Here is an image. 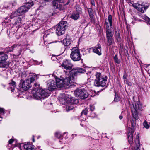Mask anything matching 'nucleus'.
Wrapping results in <instances>:
<instances>
[{
	"instance_id": "nucleus-1",
	"label": "nucleus",
	"mask_w": 150,
	"mask_h": 150,
	"mask_svg": "<svg viewBox=\"0 0 150 150\" xmlns=\"http://www.w3.org/2000/svg\"><path fill=\"white\" fill-rule=\"evenodd\" d=\"M86 72V70L83 68L73 69L68 74L66 75L64 79H62L65 87L72 83L74 82V81L76 80L78 74L84 73Z\"/></svg>"
},
{
	"instance_id": "nucleus-2",
	"label": "nucleus",
	"mask_w": 150,
	"mask_h": 150,
	"mask_svg": "<svg viewBox=\"0 0 150 150\" xmlns=\"http://www.w3.org/2000/svg\"><path fill=\"white\" fill-rule=\"evenodd\" d=\"M33 5V3H27L24 5L19 8L18 10L13 13L10 16L11 18H12L17 16H20L24 14Z\"/></svg>"
},
{
	"instance_id": "nucleus-3",
	"label": "nucleus",
	"mask_w": 150,
	"mask_h": 150,
	"mask_svg": "<svg viewBox=\"0 0 150 150\" xmlns=\"http://www.w3.org/2000/svg\"><path fill=\"white\" fill-rule=\"evenodd\" d=\"M33 97L36 99L42 100L47 98L49 96L47 90L43 89L42 88L38 89L36 91H33Z\"/></svg>"
},
{
	"instance_id": "nucleus-4",
	"label": "nucleus",
	"mask_w": 150,
	"mask_h": 150,
	"mask_svg": "<svg viewBox=\"0 0 150 150\" xmlns=\"http://www.w3.org/2000/svg\"><path fill=\"white\" fill-rule=\"evenodd\" d=\"M96 79L94 81V85L96 86L104 87L106 86L107 76L103 77L100 73L96 72L95 74Z\"/></svg>"
},
{
	"instance_id": "nucleus-5",
	"label": "nucleus",
	"mask_w": 150,
	"mask_h": 150,
	"mask_svg": "<svg viewBox=\"0 0 150 150\" xmlns=\"http://www.w3.org/2000/svg\"><path fill=\"white\" fill-rule=\"evenodd\" d=\"M132 115L135 119L139 118L138 113L142 108V104L140 102L137 101L131 105Z\"/></svg>"
},
{
	"instance_id": "nucleus-6",
	"label": "nucleus",
	"mask_w": 150,
	"mask_h": 150,
	"mask_svg": "<svg viewBox=\"0 0 150 150\" xmlns=\"http://www.w3.org/2000/svg\"><path fill=\"white\" fill-rule=\"evenodd\" d=\"M68 27L67 22L65 21H62L55 28L56 33L58 35H61L64 33Z\"/></svg>"
},
{
	"instance_id": "nucleus-7",
	"label": "nucleus",
	"mask_w": 150,
	"mask_h": 150,
	"mask_svg": "<svg viewBox=\"0 0 150 150\" xmlns=\"http://www.w3.org/2000/svg\"><path fill=\"white\" fill-rule=\"evenodd\" d=\"M70 56L71 59L74 61H78L81 59L80 51L77 47H74L72 49Z\"/></svg>"
},
{
	"instance_id": "nucleus-8",
	"label": "nucleus",
	"mask_w": 150,
	"mask_h": 150,
	"mask_svg": "<svg viewBox=\"0 0 150 150\" xmlns=\"http://www.w3.org/2000/svg\"><path fill=\"white\" fill-rule=\"evenodd\" d=\"M74 93L76 96L79 97L81 99H85L88 96L87 91L83 88L79 89L76 90Z\"/></svg>"
},
{
	"instance_id": "nucleus-9",
	"label": "nucleus",
	"mask_w": 150,
	"mask_h": 150,
	"mask_svg": "<svg viewBox=\"0 0 150 150\" xmlns=\"http://www.w3.org/2000/svg\"><path fill=\"white\" fill-rule=\"evenodd\" d=\"M19 86L21 90L26 91L29 89L31 85L26 80L24 81L21 79L20 81Z\"/></svg>"
},
{
	"instance_id": "nucleus-10",
	"label": "nucleus",
	"mask_w": 150,
	"mask_h": 150,
	"mask_svg": "<svg viewBox=\"0 0 150 150\" xmlns=\"http://www.w3.org/2000/svg\"><path fill=\"white\" fill-rule=\"evenodd\" d=\"M0 67H4L5 64L3 63L7 59L8 55L2 52H0Z\"/></svg>"
},
{
	"instance_id": "nucleus-11",
	"label": "nucleus",
	"mask_w": 150,
	"mask_h": 150,
	"mask_svg": "<svg viewBox=\"0 0 150 150\" xmlns=\"http://www.w3.org/2000/svg\"><path fill=\"white\" fill-rule=\"evenodd\" d=\"M62 66L66 70H70L72 69L73 65L70 60H66L63 61Z\"/></svg>"
},
{
	"instance_id": "nucleus-12",
	"label": "nucleus",
	"mask_w": 150,
	"mask_h": 150,
	"mask_svg": "<svg viewBox=\"0 0 150 150\" xmlns=\"http://www.w3.org/2000/svg\"><path fill=\"white\" fill-rule=\"evenodd\" d=\"M134 127L131 128L128 127V141L129 143H131L133 142V133L134 132Z\"/></svg>"
},
{
	"instance_id": "nucleus-13",
	"label": "nucleus",
	"mask_w": 150,
	"mask_h": 150,
	"mask_svg": "<svg viewBox=\"0 0 150 150\" xmlns=\"http://www.w3.org/2000/svg\"><path fill=\"white\" fill-rule=\"evenodd\" d=\"M93 51L98 55L101 54V46L99 44H98L92 48Z\"/></svg>"
},
{
	"instance_id": "nucleus-14",
	"label": "nucleus",
	"mask_w": 150,
	"mask_h": 150,
	"mask_svg": "<svg viewBox=\"0 0 150 150\" xmlns=\"http://www.w3.org/2000/svg\"><path fill=\"white\" fill-rule=\"evenodd\" d=\"M47 85L48 90L50 91H52L57 88L55 82L54 80H50Z\"/></svg>"
},
{
	"instance_id": "nucleus-15",
	"label": "nucleus",
	"mask_w": 150,
	"mask_h": 150,
	"mask_svg": "<svg viewBox=\"0 0 150 150\" xmlns=\"http://www.w3.org/2000/svg\"><path fill=\"white\" fill-rule=\"evenodd\" d=\"M112 16L111 15H109L108 16V19H106L105 23L106 26V29H110V28L111 27L112 25Z\"/></svg>"
},
{
	"instance_id": "nucleus-16",
	"label": "nucleus",
	"mask_w": 150,
	"mask_h": 150,
	"mask_svg": "<svg viewBox=\"0 0 150 150\" xmlns=\"http://www.w3.org/2000/svg\"><path fill=\"white\" fill-rule=\"evenodd\" d=\"M55 82L57 87L60 88L62 87H65L64 81L62 79H57Z\"/></svg>"
},
{
	"instance_id": "nucleus-17",
	"label": "nucleus",
	"mask_w": 150,
	"mask_h": 150,
	"mask_svg": "<svg viewBox=\"0 0 150 150\" xmlns=\"http://www.w3.org/2000/svg\"><path fill=\"white\" fill-rule=\"evenodd\" d=\"M36 77V75L35 74L31 73L30 74L28 78L26 80L31 85V83L34 81Z\"/></svg>"
},
{
	"instance_id": "nucleus-18",
	"label": "nucleus",
	"mask_w": 150,
	"mask_h": 150,
	"mask_svg": "<svg viewBox=\"0 0 150 150\" xmlns=\"http://www.w3.org/2000/svg\"><path fill=\"white\" fill-rule=\"evenodd\" d=\"M60 0H54L52 1L53 7L55 9H59L61 5L59 3Z\"/></svg>"
},
{
	"instance_id": "nucleus-19",
	"label": "nucleus",
	"mask_w": 150,
	"mask_h": 150,
	"mask_svg": "<svg viewBox=\"0 0 150 150\" xmlns=\"http://www.w3.org/2000/svg\"><path fill=\"white\" fill-rule=\"evenodd\" d=\"M59 101L61 103L65 104L68 101V97L66 96L65 95H63L62 97L60 98Z\"/></svg>"
},
{
	"instance_id": "nucleus-20",
	"label": "nucleus",
	"mask_w": 150,
	"mask_h": 150,
	"mask_svg": "<svg viewBox=\"0 0 150 150\" xmlns=\"http://www.w3.org/2000/svg\"><path fill=\"white\" fill-rule=\"evenodd\" d=\"M146 8H146L144 5H141L139 4V5H138L137 9L141 13H144V10Z\"/></svg>"
},
{
	"instance_id": "nucleus-21",
	"label": "nucleus",
	"mask_w": 150,
	"mask_h": 150,
	"mask_svg": "<svg viewBox=\"0 0 150 150\" xmlns=\"http://www.w3.org/2000/svg\"><path fill=\"white\" fill-rule=\"evenodd\" d=\"M137 138L135 141L136 148H134V149H133L132 150H139V148L140 146V144L139 140V137L138 135H137Z\"/></svg>"
},
{
	"instance_id": "nucleus-22",
	"label": "nucleus",
	"mask_w": 150,
	"mask_h": 150,
	"mask_svg": "<svg viewBox=\"0 0 150 150\" xmlns=\"http://www.w3.org/2000/svg\"><path fill=\"white\" fill-rule=\"evenodd\" d=\"M80 14L76 12H74L70 16V18L74 20H77L80 17Z\"/></svg>"
},
{
	"instance_id": "nucleus-23",
	"label": "nucleus",
	"mask_w": 150,
	"mask_h": 150,
	"mask_svg": "<svg viewBox=\"0 0 150 150\" xmlns=\"http://www.w3.org/2000/svg\"><path fill=\"white\" fill-rule=\"evenodd\" d=\"M10 87L12 92H13L16 87V82L12 81L9 83Z\"/></svg>"
},
{
	"instance_id": "nucleus-24",
	"label": "nucleus",
	"mask_w": 150,
	"mask_h": 150,
	"mask_svg": "<svg viewBox=\"0 0 150 150\" xmlns=\"http://www.w3.org/2000/svg\"><path fill=\"white\" fill-rule=\"evenodd\" d=\"M68 101L73 104H76L78 103V100L73 97L70 98L68 97Z\"/></svg>"
},
{
	"instance_id": "nucleus-25",
	"label": "nucleus",
	"mask_w": 150,
	"mask_h": 150,
	"mask_svg": "<svg viewBox=\"0 0 150 150\" xmlns=\"http://www.w3.org/2000/svg\"><path fill=\"white\" fill-rule=\"evenodd\" d=\"M106 37L107 38H112L113 34L112 33L110 29H108L106 30Z\"/></svg>"
},
{
	"instance_id": "nucleus-26",
	"label": "nucleus",
	"mask_w": 150,
	"mask_h": 150,
	"mask_svg": "<svg viewBox=\"0 0 150 150\" xmlns=\"http://www.w3.org/2000/svg\"><path fill=\"white\" fill-rule=\"evenodd\" d=\"M23 146L25 150H33V149L32 145L29 143L24 145Z\"/></svg>"
},
{
	"instance_id": "nucleus-27",
	"label": "nucleus",
	"mask_w": 150,
	"mask_h": 150,
	"mask_svg": "<svg viewBox=\"0 0 150 150\" xmlns=\"http://www.w3.org/2000/svg\"><path fill=\"white\" fill-rule=\"evenodd\" d=\"M71 40L69 39L66 38L63 40V44L65 46L69 45L71 44Z\"/></svg>"
},
{
	"instance_id": "nucleus-28",
	"label": "nucleus",
	"mask_w": 150,
	"mask_h": 150,
	"mask_svg": "<svg viewBox=\"0 0 150 150\" xmlns=\"http://www.w3.org/2000/svg\"><path fill=\"white\" fill-rule=\"evenodd\" d=\"M74 107V106L72 105L69 104L64 106V108H65L66 111L67 112L73 110Z\"/></svg>"
},
{
	"instance_id": "nucleus-29",
	"label": "nucleus",
	"mask_w": 150,
	"mask_h": 150,
	"mask_svg": "<svg viewBox=\"0 0 150 150\" xmlns=\"http://www.w3.org/2000/svg\"><path fill=\"white\" fill-rule=\"evenodd\" d=\"M107 39L108 45H111L114 41L112 38H107Z\"/></svg>"
},
{
	"instance_id": "nucleus-30",
	"label": "nucleus",
	"mask_w": 150,
	"mask_h": 150,
	"mask_svg": "<svg viewBox=\"0 0 150 150\" xmlns=\"http://www.w3.org/2000/svg\"><path fill=\"white\" fill-rule=\"evenodd\" d=\"M88 11L90 17L91 18L93 17V11L91 8H89L88 9Z\"/></svg>"
},
{
	"instance_id": "nucleus-31",
	"label": "nucleus",
	"mask_w": 150,
	"mask_h": 150,
	"mask_svg": "<svg viewBox=\"0 0 150 150\" xmlns=\"http://www.w3.org/2000/svg\"><path fill=\"white\" fill-rule=\"evenodd\" d=\"M76 11H75L74 12L78 13L79 14H80L81 12V8L80 6L78 5H76Z\"/></svg>"
},
{
	"instance_id": "nucleus-32",
	"label": "nucleus",
	"mask_w": 150,
	"mask_h": 150,
	"mask_svg": "<svg viewBox=\"0 0 150 150\" xmlns=\"http://www.w3.org/2000/svg\"><path fill=\"white\" fill-rule=\"evenodd\" d=\"M116 38L118 42H120L121 41V37H120V33L115 31Z\"/></svg>"
},
{
	"instance_id": "nucleus-33",
	"label": "nucleus",
	"mask_w": 150,
	"mask_h": 150,
	"mask_svg": "<svg viewBox=\"0 0 150 150\" xmlns=\"http://www.w3.org/2000/svg\"><path fill=\"white\" fill-rule=\"evenodd\" d=\"M113 58L114 61L117 64H119L120 63V60L118 59L117 57V54L115 55L114 56Z\"/></svg>"
},
{
	"instance_id": "nucleus-34",
	"label": "nucleus",
	"mask_w": 150,
	"mask_h": 150,
	"mask_svg": "<svg viewBox=\"0 0 150 150\" xmlns=\"http://www.w3.org/2000/svg\"><path fill=\"white\" fill-rule=\"evenodd\" d=\"M127 73L125 71L124 72V75L123 76V78L124 79L125 83L126 81H127Z\"/></svg>"
},
{
	"instance_id": "nucleus-35",
	"label": "nucleus",
	"mask_w": 150,
	"mask_h": 150,
	"mask_svg": "<svg viewBox=\"0 0 150 150\" xmlns=\"http://www.w3.org/2000/svg\"><path fill=\"white\" fill-rule=\"evenodd\" d=\"M55 136L58 138H60L62 137V135L59 132H57L55 133Z\"/></svg>"
},
{
	"instance_id": "nucleus-36",
	"label": "nucleus",
	"mask_w": 150,
	"mask_h": 150,
	"mask_svg": "<svg viewBox=\"0 0 150 150\" xmlns=\"http://www.w3.org/2000/svg\"><path fill=\"white\" fill-rule=\"evenodd\" d=\"M143 125L144 126L146 129H148L149 128V126L147 122L146 121H144L143 123Z\"/></svg>"
},
{
	"instance_id": "nucleus-37",
	"label": "nucleus",
	"mask_w": 150,
	"mask_h": 150,
	"mask_svg": "<svg viewBox=\"0 0 150 150\" xmlns=\"http://www.w3.org/2000/svg\"><path fill=\"white\" fill-rule=\"evenodd\" d=\"M88 112V109L87 108H85L83 110L81 113V115H82L83 114H84V115H86Z\"/></svg>"
},
{
	"instance_id": "nucleus-38",
	"label": "nucleus",
	"mask_w": 150,
	"mask_h": 150,
	"mask_svg": "<svg viewBox=\"0 0 150 150\" xmlns=\"http://www.w3.org/2000/svg\"><path fill=\"white\" fill-rule=\"evenodd\" d=\"M4 110L2 108H0V114L1 115H4ZM0 118H1L0 116Z\"/></svg>"
},
{
	"instance_id": "nucleus-39",
	"label": "nucleus",
	"mask_w": 150,
	"mask_h": 150,
	"mask_svg": "<svg viewBox=\"0 0 150 150\" xmlns=\"http://www.w3.org/2000/svg\"><path fill=\"white\" fill-rule=\"evenodd\" d=\"M131 122L132 126L133 127L135 126L136 125L135 120L132 119Z\"/></svg>"
},
{
	"instance_id": "nucleus-40",
	"label": "nucleus",
	"mask_w": 150,
	"mask_h": 150,
	"mask_svg": "<svg viewBox=\"0 0 150 150\" xmlns=\"http://www.w3.org/2000/svg\"><path fill=\"white\" fill-rule=\"evenodd\" d=\"M13 48H12V47H9L7 49V52H11L13 51Z\"/></svg>"
},
{
	"instance_id": "nucleus-41",
	"label": "nucleus",
	"mask_w": 150,
	"mask_h": 150,
	"mask_svg": "<svg viewBox=\"0 0 150 150\" xmlns=\"http://www.w3.org/2000/svg\"><path fill=\"white\" fill-rule=\"evenodd\" d=\"M34 88L36 89V88H38L40 86V84L38 83H35L34 84Z\"/></svg>"
},
{
	"instance_id": "nucleus-42",
	"label": "nucleus",
	"mask_w": 150,
	"mask_h": 150,
	"mask_svg": "<svg viewBox=\"0 0 150 150\" xmlns=\"http://www.w3.org/2000/svg\"><path fill=\"white\" fill-rule=\"evenodd\" d=\"M139 4L138 3H135L133 4H132L133 6L136 8V9L137 8V7L138 6V5H139Z\"/></svg>"
},
{
	"instance_id": "nucleus-43",
	"label": "nucleus",
	"mask_w": 150,
	"mask_h": 150,
	"mask_svg": "<svg viewBox=\"0 0 150 150\" xmlns=\"http://www.w3.org/2000/svg\"><path fill=\"white\" fill-rule=\"evenodd\" d=\"M125 83L127 85H128L129 86H131L132 85V83L131 82L128 81L127 80L125 81Z\"/></svg>"
},
{
	"instance_id": "nucleus-44",
	"label": "nucleus",
	"mask_w": 150,
	"mask_h": 150,
	"mask_svg": "<svg viewBox=\"0 0 150 150\" xmlns=\"http://www.w3.org/2000/svg\"><path fill=\"white\" fill-rule=\"evenodd\" d=\"M90 109L92 111H93L94 110V107L93 106V105H90Z\"/></svg>"
},
{
	"instance_id": "nucleus-45",
	"label": "nucleus",
	"mask_w": 150,
	"mask_h": 150,
	"mask_svg": "<svg viewBox=\"0 0 150 150\" xmlns=\"http://www.w3.org/2000/svg\"><path fill=\"white\" fill-rule=\"evenodd\" d=\"M119 100V98L118 97H115L114 98V101H115V102L118 101Z\"/></svg>"
},
{
	"instance_id": "nucleus-46",
	"label": "nucleus",
	"mask_w": 150,
	"mask_h": 150,
	"mask_svg": "<svg viewBox=\"0 0 150 150\" xmlns=\"http://www.w3.org/2000/svg\"><path fill=\"white\" fill-rule=\"evenodd\" d=\"M146 20L148 22L149 24L150 25V18L147 17L146 18Z\"/></svg>"
},
{
	"instance_id": "nucleus-47",
	"label": "nucleus",
	"mask_w": 150,
	"mask_h": 150,
	"mask_svg": "<svg viewBox=\"0 0 150 150\" xmlns=\"http://www.w3.org/2000/svg\"><path fill=\"white\" fill-rule=\"evenodd\" d=\"M14 141V140L13 139H11L9 141V143L10 144H12Z\"/></svg>"
},
{
	"instance_id": "nucleus-48",
	"label": "nucleus",
	"mask_w": 150,
	"mask_h": 150,
	"mask_svg": "<svg viewBox=\"0 0 150 150\" xmlns=\"http://www.w3.org/2000/svg\"><path fill=\"white\" fill-rule=\"evenodd\" d=\"M51 0H43V2L45 3L46 2L51 1Z\"/></svg>"
},
{
	"instance_id": "nucleus-49",
	"label": "nucleus",
	"mask_w": 150,
	"mask_h": 150,
	"mask_svg": "<svg viewBox=\"0 0 150 150\" xmlns=\"http://www.w3.org/2000/svg\"><path fill=\"white\" fill-rule=\"evenodd\" d=\"M91 4L92 5H95V3L94 1L93 0H91Z\"/></svg>"
},
{
	"instance_id": "nucleus-50",
	"label": "nucleus",
	"mask_w": 150,
	"mask_h": 150,
	"mask_svg": "<svg viewBox=\"0 0 150 150\" xmlns=\"http://www.w3.org/2000/svg\"><path fill=\"white\" fill-rule=\"evenodd\" d=\"M17 45H14L13 46H12L11 47H12V48H13V49L14 48L16 47H17Z\"/></svg>"
},
{
	"instance_id": "nucleus-51",
	"label": "nucleus",
	"mask_w": 150,
	"mask_h": 150,
	"mask_svg": "<svg viewBox=\"0 0 150 150\" xmlns=\"http://www.w3.org/2000/svg\"><path fill=\"white\" fill-rule=\"evenodd\" d=\"M119 118L121 120L122 119L123 117L122 115H120L119 116Z\"/></svg>"
},
{
	"instance_id": "nucleus-52",
	"label": "nucleus",
	"mask_w": 150,
	"mask_h": 150,
	"mask_svg": "<svg viewBox=\"0 0 150 150\" xmlns=\"http://www.w3.org/2000/svg\"><path fill=\"white\" fill-rule=\"evenodd\" d=\"M33 142H35V139L33 138Z\"/></svg>"
},
{
	"instance_id": "nucleus-53",
	"label": "nucleus",
	"mask_w": 150,
	"mask_h": 150,
	"mask_svg": "<svg viewBox=\"0 0 150 150\" xmlns=\"http://www.w3.org/2000/svg\"><path fill=\"white\" fill-rule=\"evenodd\" d=\"M81 125L82 126H83V125L82 124H81Z\"/></svg>"
},
{
	"instance_id": "nucleus-54",
	"label": "nucleus",
	"mask_w": 150,
	"mask_h": 150,
	"mask_svg": "<svg viewBox=\"0 0 150 150\" xmlns=\"http://www.w3.org/2000/svg\"><path fill=\"white\" fill-rule=\"evenodd\" d=\"M56 112L55 111V112Z\"/></svg>"
}]
</instances>
